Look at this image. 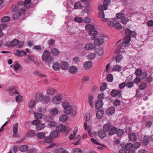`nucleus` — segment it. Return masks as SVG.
Here are the masks:
<instances>
[{
  "mask_svg": "<svg viewBox=\"0 0 153 153\" xmlns=\"http://www.w3.org/2000/svg\"><path fill=\"white\" fill-rule=\"evenodd\" d=\"M129 36H127L124 38V42L118 45L117 49L115 51L116 53L125 52L124 50L128 46V43L131 40Z\"/></svg>",
  "mask_w": 153,
  "mask_h": 153,
  "instance_id": "1",
  "label": "nucleus"
},
{
  "mask_svg": "<svg viewBox=\"0 0 153 153\" xmlns=\"http://www.w3.org/2000/svg\"><path fill=\"white\" fill-rule=\"evenodd\" d=\"M42 59L46 64H48L53 61V58L50 56V52L48 50L44 51L42 56Z\"/></svg>",
  "mask_w": 153,
  "mask_h": 153,
  "instance_id": "2",
  "label": "nucleus"
},
{
  "mask_svg": "<svg viewBox=\"0 0 153 153\" xmlns=\"http://www.w3.org/2000/svg\"><path fill=\"white\" fill-rule=\"evenodd\" d=\"M62 105L64 109V112L65 114H69L72 112L73 108L70 103L66 102H62Z\"/></svg>",
  "mask_w": 153,
  "mask_h": 153,
  "instance_id": "3",
  "label": "nucleus"
},
{
  "mask_svg": "<svg viewBox=\"0 0 153 153\" xmlns=\"http://www.w3.org/2000/svg\"><path fill=\"white\" fill-rule=\"evenodd\" d=\"M63 98V96L62 94H57L52 99V102L55 104H59L61 102Z\"/></svg>",
  "mask_w": 153,
  "mask_h": 153,
  "instance_id": "4",
  "label": "nucleus"
},
{
  "mask_svg": "<svg viewBox=\"0 0 153 153\" xmlns=\"http://www.w3.org/2000/svg\"><path fill=\"white\" fill-rule=\"evenodd\" d=\"M125 148L127 153H135L134 149L133 148V144L128 143L125 146Z\"/></svg>",
  "mask_w": 153,
  "mask_h": 153,
  "instance_id": "5",
  "label": "nucleus"
},
{
  "mask_svg": "<svg viewBox=\"0 0 153 153\" xmlns=\"http://www.w3.org/2000/svg\"><path fill=\"white\" fill-rule=\"evenodd\" d=\"M18 43V40L16 39H14L12 41H8L5 44L6 46L8 47H14L17 45Z\"/></svg>",
  "mask_w": 153,
  "mask_h": 153,
  "instance_id": "6",
  "label": "nucleus"
},
{
  "mask_svg": "<svg viewBox=\"0 0 153 153\" xmlns=\"http://www.w3.org/2000/svg\"><path fill=\"white\" fill-rule=\"evenodd\" d=\"M31 1V0H25L24 2L22 1H20L18 3L17 5L20 6V9H23L22 7L23 4L24 5L25 7L27 8L29 7L30 6Z\"/></svg>",
  "mask_w": 153,
  "mask_h": 153,
  "instance_id": "7",
  "label": "nucleus"
},
{
  "mask_svg": "<svg viewBox=\"0 0 153 153\" xmlns=\"http://www.w3.org/2000/svg\"><path fill=\"white\" fill-rule=\"evenodd\" d=\"M105 42V39L103 38H99L95 39L94 45L97 46H99L102 45Z\"/></svg>",
  "mask_w": 153,
  "mask_h": 153,
  "instance_id": "8",
  "label": "nucleus"
},
{
  "mask_svg": "<svg viewBox=\"0 0 153 153\" xmlns=\"http://www.w3.org/2000/svg\"><path fill=\"white\" fill-rule=\"evenodd\" d=\"M25 10L23 9H20L18 13H16L13 14L12 16V17L14 19H17L19 18L21 15L24 13L25 12Z\"/></svg>",
  "mask_w": 153,
  "mask_h": 153,
  "instance_id": "9",
  "label": "nucleus"
},
{
  "mask_svg": "<svg viewBox=\"0 0 153 153\" xmlns=\"http://www.w3.org/2000/svg\"><path fill=\"white\" fill-rule=\"evenodd\" d=\"M84 49L86 51L93 50L96 48L94 43H87L85 45L84 47Z\"/></svg>",
  "mask_w": 153,
  "mask_h": 153,
  "instance_id": "10",
  "label": "nucleus"
},
{
  "mask_svg": "<svg viewBox=\"0 0 153 153\" xmlns=\"http://www.w3.org/2000/svg\"><path fill=\"white\" fill-rule=\"evenodd\" d=\"M56 129L59 132H65L67 130L69 131L68 129H67L66 126L60 124L57 126L56 128Z\"/></svg>",
  "mask_w": 153,
  "mask_h": 153,
  "instance_id": "11",
  "label": "nucleus"
},
{
  "mask_svg": "<svg viewBox=\"0 0 153 153\" xmlns=\"http://www.w3.org/2000/svg\"><path fill=\"white\" fill-rule=\"evenodd\" d=\"M18 123H16L13 125V136L14 137H17L19 136V134L17 133L18 131Z\"/></svg>",
  "mask_w": 153,
  "mask_h": 153,
  "instance_id": "12",
  "label": "nucleus"
},
{
  "mask_svg": "<svg viewBox=\"0 0 153 153\" xmlns=\"http://www.w3.org/2000/svg\"><path fill=\"white\" fill-rule=\"evenodd\" d=\"M122 91H119L117 90H113L111 93V96L113 97L117 96L120 97L122 94Z\"/></svg>",
  "mask_w": 153,
  "mask_h": 153,
  "instance_id": "13",
  "label": "nucleus"
},
{
  "mask_svg": "<svg viewBox=\"0 0 153 153\" xmlns=\"http://www.w3.org/2000/svg\"><path fill=\"white\" fill-rule=\"evenodd\" d=\"M60 67L62 70H67L68 68V63L66 61H62L60 63Z\"/></svg>",
  "mask_w": 153,
  "mask_h": 153,
  "instance_id": "14",
  "label": "nucleus"
},
{
  "mask_svg": "<svg viewBox=\"0 0 153 153\" xmlns=\"http://www.w3.org/2000/svg\"><path fill=\"white\" fill-rule=\"evenodd\" d=\"M92 65V64L91 61H88L85 62L83 64V67L86 70L90 69Z\"/></svg>",
  "mask_w": 153,
  "mask_h": 153,
  "instance_id": "15",
  "label": "nucleus"
},
{
  "mask_svg": "<svg viewBox=\"0 0 153 153\" xmlns=\"http://www.w3.org/2000/svg\"><path fill=\"white\" fill-rule=\"evenodd\" d=\"M69 71L71 74H76L78 71V68L75 66H71L69 68Z\"/></svg>",
  "mask_w": 153,
  "mask_h": 153,
  "instance_id": "16",
  "label": "nucleus"
},
{
  "mask_svg": "<svg viewBox=\"0 0 153 153\" xmlns=\"http://www.w3.org/2000/svg\"><path fill=\"white\" fill-rule=\"evenodd\" d=\"M111 126V124L109 122H108L103 126V130L104 132H108L110 130Z\"/></svg>",
  "mask_w": 153,
  "mask_h": 153,
  "instance_id": "17",
  "label": "nucleus"
},
{
  "mask_svg": "<svg viewBox=\"0 0 153 153\" xmlns=\"http://www.w3.org/2000/svg\"><path fill=\"white\" fill-rule=\"evenodd\" d=\"M55 89L51 87H49L46 90L47 94L48 95H53L55 93Z\"/></svg>",
  "mask_w": 153,
  "mask_h": 153,
  "instance_id": "18",
  "label": "nucleus"
},
{
  "mask_svg": "<svg viewBox=\"0 0 153 153\" xmlns=\"http://www.w3.org/2000/svg\"><path fill=\"white\" fill-rule=\"evenodd\" d=\"M14 54L15 55L19 57H22L24 55H26L27 53L25 51L23 50H17L14 52Z\"/></svg>",
  "mask_w": 153,
  "mask_h": 153,
  "instance_id": "19",
  "label": "nucleus"
},
{
  "mask_svg": "<svg viewBox=\"0 0 153 153\" xmlns=\"http://www.w3.org/2000/svg\"><path fill=\"white\" fill-rule=\"evenodd\" d=\"M126 34L128 36L133 37L135 35V33L134 31H131L129 29L127 28L125 30Z\"/></svg>",
  "mask_w": 153,
  "mask_h": 153,
  "instance_id": "20",
  "label": "nucleus"
},
{
  "mask_svg": "<svg viewBox=\"0 0 153 153\" xmlns=\"http://www.w3.org/2000/svg\"><path fill=\"white\" fill-rule=\"evenodd\" d=\"M43 94L42 93H38L35 96L34 98L36 100L42 102V98L43 97Z\"/></svg>",
  "mask_w": 153,
  "mask_h": 153,
  "instance_id": "21",
  "label": "nucleus"
},
{
  "mask_svg": "<svg viewBox=\"0 0 153 153\" xmlns=\"http://www.w3.org/2000/svg\"><path fill=\"white\" fill-rule=\"evenodd\" d=\"M60 135V132L56 130H53L50 134V136L52 137L56 138L58 137Z\"/></svg>",
  "mask_w": 153,
  "mask_h": 153,
  "instance_id": "22",
  "label": "nucleus"
},
{
  "mask_svg": "<svg viewBox=\"0 0 153 153\" xmlns=\"http://www.w3.org/2000/svg\"><path fill=\"white\" fill-rule=\"evenodd\" d=\"M106 112L109 115H112L115 112V108L113 107H111L107 109Z\"/></svg>",
  "mask_w": 153,
  "mask_h": 153,
  "instance_id": "23",
  "label": "nucleus"
},
{
  "mask_svg": "<svg viewBox=\"0 0 153 153\" xmlns=\"http://www.w3.org/2000/svg\"><path fill=\"white\" fill-rule=\"evenodd\" d=\"M45 127V124L39 123L36 126V128L37 130L39 131L43 129Z\"/></svg>",
  "mask_w": 153,
  "mask_h": 153,
  "instance_id": "24",
  "label": "nucleus"
},
{
  "mask_svg": "<svg viewBox=\"0 0 153 153\" xmlns=\"http://www.w3.org/2000/svg\"><path fill=\"white\" fill-rule=\"evenodd\" d=\"M51 53L54 56H58L60 53L58 50L56 48H53L51 50Z\"/></svg>",
  "mask_w": 153,
  "mask_h": 153,
  "instance_id": "25",
  "label": "nucleus"
},
{
  "mask_svg": "<svg viewBox=\"0 0 153 153\" xmlns=\"http://www.w3.org/2000/svg\"><path fill=\"white\" fill-rule=\"evenodd\" d=\"M14 68L16 73H18V71H21L22 69V67L18 63H16L14 65Z\"/></svg>",
  "mask_w": 153,
  "mask_h": 153,
  "instance_id": "26",
  "label": "nucleus"
},
{
  "mask_svg": "<svg viewBox=\"0 0 153 153\" xmlns=\"http://www.w3.org/2000/svg\"><path fill=\"white\" fill-rule=\"evenodd\" d=\"M98 16L99 18L102 19L101 20L106 22L107 21L108 19L104 18L105 14L103 11H100L98 13Z\"/></svg>",
  "mask_w": 153,
  "mask_h": 153,
  "instance_id": "27",
  "label": "nucleus"
},
{
  "mask_svg": "<svg viewBox=\"0 0 153 153\" xmlns=\"http://www.w3.org/2000/svg\"><path fill=\"white\" fill-rule=\"evenodd\" d=\"M29 149L28 146L26 145L21 146L19 148V150L22 152H25L27 151Z\"/></svg>",
  "mask_w": 153,
  "mask_h": 153,
  "instance_id": "28",
  "label": "nucleus"
},
{
  "mask_svg": "<svg viewBox=\"0 0 153 153\" xmlns=\"http://www.w3.org/2000/svg\"><path fill=\"white\" fill-rule=\"evenodd\" d=\"M34 116L35 119L39 120L42 118L44 116V115L42 113L38 112L34 113Z\"/></svg>",
  "mask_w": 153,
  "mask_h": 153,
  "instance_id": "29",
  "label": "nucleus"
},
{
  "mask_svg": "<svg viewBox=\"0 0 153 153\" xmlns=\"http://www.w3.org/2000/svg\"><path fill=\"white\" fill-rule=\"evenodd\" d=\"M60 66L59 63L57 62H55L53 64L52 68L54 70L57 71L59 70Z\"/></svg>",
  "mask_w": 153,
  "mask_h": 153,
  "instance_id": "30",
  "label": "nucleus"
},
{
  "mask_svg": "<svg viewBox=\"0 0 153 153\" xmlns=\"http://www.w3.org/2000/svg\"><path fill=\"white\" fill-rule=\"evenodd\" d=\"M35 132L34 130H30L26 134V136L29 137H32L35 135Z\"/></svg>",
  "mask_w": 153,
  "mask_h": 153,
  "instance_id": "31",
  "label": "nucleus"
},
{
  "mask_svg": "<svg viewBox=\"0 0 153 153\" xmlns=\"http://www.w3.org/2000/svg\"><path fill=\"white\" fill-rule=\"evenodd\" d=\"M50 97L48 96L44 95L43 94V97L42 98V102L43 103L48 102L50 100Z\"/></svg>",
  "mask_w": 153,
  "mask_h": 153,
  "instance_id": "32",
  "label": "nucleus"
},
{
  "mask_svg": "<svg viewBox=\"0 0 153 153\" xmlns=\"http://www.w3.org/2000/svg\"><path fill=\"white\" fill-rule=\"evenodd\" d=\"M68 117L66 114H63L59 118L60 121L64 122L66 121L68 119Z\"/></svg>",
  "mask_w": 153,
  "mask_h": 153,
  "instance_id": "33",
  "label": "nucleus"
},
{
  "mask_svg": "<svg viewBox=\"0 0 153 153\" xmlns=\"http://www.w3.org/2000/svg\"><path fill=\"white\" fill-rule=\"evenodd\" d=\"M129 138L131 141H135L137 140V137L134 134L131 133L129 134Z\"/></svg>",
  "mask_w": 153,
  "mask_h": 153,
  "instance_id": "34",
  "label": "nucleus"
},
{
  "mask_svg": "<svg viewBox=\"0 0 153 153\" xmlns=\"http://www.w3.org/2000/svg\"><path fill=\"white\" fill-rule=\"evenodd\" d=\"M36 136L38 138L42 139L45 137V135L44 132H39L36 134Z\"/></svg>",
  "mask_w": 153,
  "mask_h": 153,
  "instance_id": "35",
  "label": "nucleus"
},
{
  "mask_svg": "<svg viewBox=\"0 0 153 153\" xmlns=\"http://www.w3.org/2000/svg\"><path fill=\"white\" fill-rule=\"evenodd\" d=\"M88 33L89 35L92 36L97 35L98 34V32L94 29L89 31Z\"/></svg>",
  "mask_w": 153,
  "mask_h": 153,
  "instance_id": "36",
  "label": "nucleus"
},
{
  "mask_svg": "<svg viewBox=\"0 0 153 153\" xmlns=\"http://www.w3.org/2000/svg\"><path fill=\"white\" fill-rule=\"evenodd\" d=\"M102 101L101 100H98L95 103V107L97 108H101L102 107Z\"/></svg>",
  "mask_w": 153,
  "mask_h": 153,
  "instance_id": "37",
  "label": "nucleus"
},
{
  "mask_svg": "<svg viewBox=\"0 0 153 153\" xmlns=\"http://www.w3.org/2000/svg\"><path fill=\"white\" fill-rule=\"evenodd\" d=\"M37 111L39 112L45 113L46 111V109L40 105L37 106Z\"/></svg>",
  "mask_w": 153,
  "mask_h": 153,
  "instance_id": "38",
  "label": "nucleus"
},
{
  "mask_svg": "<svg viewBox=\"0 0 153 153\" xmlns=\"http://www.w3.org/2000/svg\"><path fill=\"white\" fill-rule=\"evenodd\" d=\"M58 113V111L56 108H53L50 110V113L52 115H56Z\"/></svg>",
  "mask_w": 153,
  "mask_h": 153,
  "instance_id": "39",
  "label": "nucleus"
},
{
  "mask_svg": "<svg viewBox=\"0 0 153 153\" xmlns=\"http://www.w3.org/2000/svg\"><path fill=\"white\" fill-rule=\"evenodd\" d=\"M103 114V111L102 110H99L96 113V116L98 119L101 118Z\"/></svg>",
  "mask_w": 153,
  "mask_h": 153,
  "instance_id": "40",
  "label": "nucleus"
},
{
  "mask_svg": "<svg viewBox=\"0 0 153 153\" xmlns=\"http://www.w3.org/2000/svg\"><path fill=\"white\" fill-rule=\"evenodd\" d=\"M85 28L86 30H89V31H90L93 29H94L95 27L94 26L92 25L88 24L85 25Z\"/></svg>",
  "mask_w": 153,
  "mask_h": 153,
  "instance_id": "41",
  "label": "nucleus"
},
{
  "mask_svg": "<svg viewBox=\"0 0 153 153\" xmlns=\"http://www.w3.org/2000/svg\"><path fill=\"white\" fill-rule=\"evenodd\" d=\"M33 74L36 76H39L41 77H44L45 75L41 73L38 71L36 70L33 72Z\"/></svg>",
  "mask_w": 153,
  "mask_h": 153,
  "instance_id": "42",
  "label": "nucleus"
},
{
  "mask_svg": "<svg viewBox=\"0 0 153 153\" xmlns=\"http://www.w3.org/2000/svg\"><path fill=\"white\" fill-rule=\"evenodd\" d=\"M117 128L115 127H113L110 130L109 134L110 135H112L116 133L117 131Z\"/></svg>",
  "mask_w": 153,
  "mask_h": 153,
  "instance_id": "43",
  "label": "nucleus"
},
{
  "mask_svg": "<svg viewBox=\"0 0 153 153\" xmlns=\"http://www.w3.org/2000/svg\"><path fill=\"white\" fill-rule=\"evenodd\" d=\"M113 28L116 30H120L122 29V27L119 22H116L114 24Z\"/></svg>",
  "mask_w": 153,
  "mask_h": 153,
  "instance_id": "44",
  "label": "nucleus"
},
{
  "mask_svg": "<svg viewBox=\"0 0 153 153\" xmlns=\"http://www.w3.org/2000/svg\"><path fill=\"white\" fill-rule=\"evenodd\" d=\"M107 21H108L107 24L108 26L110 28H113L114 24V22L108 19Z\"/></svg>",
  "mask_w": 153,
  "mask_h": 153,
  "instance_id": "45",
  "label": "nucleus"
},
{
  "mask_svg": "<svg viewBox=\"0 0 153 153\" xmlns=\"http://www.w3.org/2000/svg\"><path fill=\"white\" fill-rule=\"evenodd\" d=\"M93 96L92 95L90 94L88 96V101L90 104L91 107L93 106Z\"/></svg>",
  "mask_w": 153,
  "mask_h": 153,
  "instance_id": "46",
  "label": "nucleus"
},
{
  "mask_svg": "<svg viewBox=\"0 0 153 153\" xmlns=\"http://www.w3.org/2000/svg\"><path fill=\"white\" fill-rule=\"evenodd\" d=\"M99 136L101 138H103L106 136L105 133L104 131H100L98 132Z\"/></svg>",
  "mask_w": 153,
  "mask_h": 153,
  "instance_id": "47",
  "label": "nucleus"
},
{
  "mask_svg": "<svg viewBox=\"0 0 153 153\" xmlns=\"http://www.w3.org/2000/svg\"><path fill=\"white\" fill-rule=\"evenodd\" d=\"M36 104L35 102L33 100H31L29 103V108H33Z\"/></svg>",
  "mask_w": 153,
  "mask_h": 153,
  "instance_id": "48",
  "label": "nucleus"
},
{
  "mask_svg": "<svg viewBox=\"0 0 153 153\" xmlns=\"http://www.w3.org/2000/svg\"><path fill=\"white\" fill-rule=\"evenodd\" d=\"M96 52L98 55L101 56L103 54V49L101 48H99L97 50Z\"/></svg>",
  "mask_w": 153,
  "mask_h": 153,
  "instance_id": "49",
  "label": "nucleus"
},
{
  "mask_svg": "<svg viewBox=\"0 0 153 153\" xmlns=\"http://www.w3.org/2000/svg\"><path fill=\"white\" fill-rule=\"evenodd\" d=\"M73 63L74 64L78 63L80 62V59L78 57H75L72 59Z\"/></svg>",
  "mask_w": 153,
  "mask_h": 153,
  "instance_id": "50",
  "label": "nucleus"
},
{
  "mask_svg": "<svg viewBox=\"0 0 153 153\" xmlns=\"http://www.w3.org/2000/svg\"><path fill=\"white\" fill-rule=\"evenodd\" d=\"M90 78L88 76H85L82 78V82H89Z\"/></svg>",
  "mask_w": 153,
  "mask_h": 153,
  "instance_id": "51",
  "label": "nucleus"
},
{
  "mask_svg": "<svg viewBox=\"0 0 153 153\" xmlns=\"http://www.w3.org/2000/svg\"><path fill=\"white\" fill-rule=\"evenodd\" d=\"M95 55L94 53H91L87 56V58L88 59L92 60L95 57Z\"/></svg>",
  "mask_w": 153,
  "mask_h": 153,
  "instance_id": "52",
  "label": "nucleus"
},
{
  "mask_svg": "<svg viewBox=\"0 0 153 153\" xmlns=\"http://www.w3.org/2000/svg\"><path fill=\"white\" fill-rule=\"evenodd\" d=\"M121 67L119 65H116L112 68L114 71H120Z\"/></svg>",
  "mask_w": 153,
  "mask_h": 153,
  "instance_id": "53",
  "label": "nucleus"
},
{
  "mask_svg": "<svg viewBox=\"0 0 153 153\" xmlns=\"http://www.w3.org/2000/svg\"><path fill=\"white\" fill-rule=\"evenodd\" d=\"M44 140L45 142L46 143H51L53 141L52 137L49 135V137L45 138Z\"/></svg>",
  "mask_w": 153,
  "mask_h": 153,
  "instance_id": "54",
  "label": "nucleus"
},
{
  "mask_svg": "<svg viewBox=\"0 0 153 153\" xmlns=\"http://www.w3.org/2000/svg\"><path fill=\"white\" fill-rule=\"evenodd\" d=\"M74 8L75 9H81L82 8V6L79 2H77L74 4Z\"/></svg>",
  "mask_w": 153,
  "mask_h": 153,
  "instance_id": "55",
  "label": "nucleus"
},
{
  "mask_svg": "<svg viewBox=\"0 0 153 153\" xmlns=\"http://www.w3.org/2000/svg\"><path fill=\"white\" fill-rule=\"evenodd\" d=\"M20 9V6L17 5H14L12 7V9L13 11H16L18 10L19 11Z\"/></svg>",
  "mask_w": 153,
  "mask_h": 153,
  "instance_id": "56",
  "label": "nucleus"
},
{
  "mask_svg": "<svg viewBox=\"0 0 153 153\" xmlns=\"http://www.w3.org/2000/svg\"><path fill=\"white\" fill-rule=\"evenodd\" d=\"M74 20L76 22L80 23L82 22L83 19L81 17L76 16L74 18Z\"/></svg>",
  "mask_w": 153,
  "mask_h": 153,
  "instance_id": "57",
  "label": "nucleus"
},
{
  "mask_svg": "<svg viewBox=\"0 0 153 153\" xmlns=\"http://www.w3.org/2000/svg\"><path fill=\"white\" fill-rule=\"evenodd\" d=\"M85 4L87 5V6L85 8V11L87 13H88L90 10L91 7L90 5H88L89 4V2H86Z\"/></svg>",
  "mask_w": 153,
  "mask_h": 153,
  "instance_id": "58",
  "label": "nucleus"
},
{
  "mask_svg": "<svg viewBox=\"0 0 153 153\" xmlns=\"http://www.w3.org/2000/svg\"><path fill=\"white\" fill-rule=\"evenodd\" d=\"M107 81L109 82H111L113 79V76L112 74H109L107 76Z\"/></svg>",
  "mask_w": 153,
  "mask_h": 153,
  "instance_id": "59",
  "label": "nucleus"
},
{
  "mask_svg": "<svg viewBox=\"0 0 153 153\" xmlns=\"http://www.w3.org/2000/svg\"><path fill=\"white\" fill-rule=\"evenodd\" d=\"M10 19V18L9 17L6 16L3 17L1 19V21L2 22H5L9 21Z\"/></svg>",
  "mask_w": 153,
  "mask_h": 153,
  "instance_id": "60",
  "label": "nucleus"
},
{
  "mask_svg": "<svg viewBox=\"0 0 153 153\" xmlns=\"http://www.w3.org/2000/svg\"><path fill=\"white\" fill-rule=\"evenodd\" d=\"M106 5H100L98 7L99 10L100 11H103L107 9Z\"/></svg>",
  "mask_w": 153,
  "mask_h": 153,
  "instance_id": "61",
  "label": "nucleus"
},
{
  "mask_svg": "<svg viewBox=\"0 0 153 153\" xmlns=\"http://www.w3.org/2000/svg\"><path fill=\"white\" fill-rule=\"evenodd\" d=\"M107 87V84L105 82H103L100 88V90L101 91H103L105 90Z\"/></svg>",
  "mask_w": 153,
  "mask_h": 153,
  "instance_id": "62",
  "label": "nucleus"
},
{
  "mask_svg": "<svg viewBox=\"0 0 153 153\" xmlns=\"http://www.w3.org/2000/svg\"><path fill=\"white\" fill-rule=\"evenodd\" d=\"M123 56L121 54L118 55L116 57V60L117 62H119L122 59Z\"/></svg>",
  "mask_w": 153,
  "mask_h": 153,
  "instance_id": "63",
  "label": "nucleus"
},
{
  "mask_svg": "<svg viewBox=\"0 0 153 153\" xmlns=\"http://www.w3.org/2000/svg\"><path fill=\"white\" fill-rule=\"evenodd\" d=\"M56 125V123L54 121H51L49 122L48 126L51 127H54Z\"/></svg>",
  "mask_w": 153,
  "mask_h": 153,
  "instance_id": "64",
  "label": "nucleus"
}]
</instances>
